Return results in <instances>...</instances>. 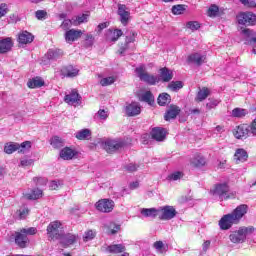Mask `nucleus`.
Masks as SVG:
<instances>
[{
    "mask_svg": "<svg viewBox=\"0 0 256 256\" xmlns=\"http://www.w3.org/2000/svg\"><path fill=\"white\" fill-rule=\"evenodd\" d=\"M249 211V206L246 204H241L237 206L231 213H228L224 215L219 220V227L222 231H227L233 227V225H239L241 223V219L244 218L245 215H247V212Z\"/></svg>",
    "mask_w": 256,
    "mask_h": 256,
    "instance_id": "f257e3e1",
    "label": "nucleus"
},
{
    "mask_svg": "<svg viewBox=\"0 0 256 256\" xmlns=\"http://www.w3.org/2000/svg\"><path fill=\"white\" fill-rule=\"evenodd\" d=\"M255 231V227L253 226H242L238 230L233 231L229 235V239L231 243H245V240L247 239V235L253 234Z\"/></svg>",
    "mask_w": 256,
    "mask_h": 256,
    "instance_id": "f03ea898",
    "label": "nucleus"
},
{
    "mask_svg": "<svg viewBox=\"0 0 256 256\" xmlns=\"http://www.w3.org/2000/svg\"><path fill=\"white\" fill-rule=\"evenodd\" d=\"M212 193L214 197H219L221 201L235 197V194L229 193V186L227 184H217Z\"/></svg>",
    "mask_w": 256,
    "mask_h": 256,
    "instance_id": "7ed1b4c3",
    "label": "nucleus"
},
{
    "mask_svg": "<svg viewBox=\"0 0 256 256\" xmlns=\"http://www.w3.org/2000/svg\"><path fill=\"white\" fill-rule=\"evenodd\" d=\"M158 217L161 221H171V219H175L177 217V210L173 206H163L158 208Z\"/></svg>",
    "mask_w": 256,
    "mask_h": 256,
    "instance_id": "20e7f679",
    "label": "nucleus"
},
{
    "mask_svg": "<svg viewBox=\"0 0 256 256\" xmlns=\"http://www.w3.org/2000/svg\"><path fill=\"white\" fill-rule=\"evenodd\" d=\"M232 133L235 139H240L241 141L248 139V137H252L251 128L249 127V124H240L236 126L233 129Z\"/></svg>",
    "mask_w": 256,
    "mask_h": 256,
    "instance_id": "39448f33",
    "label": "nucleus"
},
{
    "mask_svg": "<svg viewBox=\"0 0 256 256\" xmlns=\"http://www.w3.org/2000/svg\"><path fill=\"white\" fill-rule=\"evenodd\" d=\"M61 227L62 224L59 221L51 222L47 227L48 238L52 241L61 239V236L63 235L60 231Z\"/></svg>",
    "mask_w": 256,
    "mask_h": 256,
    "instance_id": "423d86ee",
    "label": "nucleus"
},
{
    "mask_svg": "<svg viewBox=\"0 0 256 256\" xmlns=\"http://www.w3.org/2000/svg\"><path fill=\"white\" fill-rule=\"evenodd\" d=\"M137 76L139 77L140 81H144L145 83H148L149 85H155L156 83H159L160 79L157 76H153L145 71V67L140 66L136 68Z\"/></svg>",
    "mask_w": 256,
    "mask_h": 256,
    "instance_id": "0eeeda50",
    "label": "nucleus"
},
{
    "mask_svg": "<svg viewBox=\"0 0 256 256\" xmlns=\"http://www.w3.org/2000/svg\"><path fill=\"white\" fill-rule=\"evenodd\" d=\"M95 208L97 211H100V213H111L113 209H115V201L111 199H100L95 204Z\"/></svg>",
    "mask_w": 256,
    "mask_h": 256,
    "instance_id": "6e6552de",
    "label": "nucleus"
},
{
    "mask_svg": "<svg viewBox=\"0 0 256 256\" xmlns=\"http://www.w3.org/2000/svg\"><path fill=\"white\" fill-rule=\"evenodd\" d=\"M239 25H255L256 15L251 12H241L237 15Z\"/></svg>",
    "mask_w": 256,
    "mask_h": 256,
    "instance_id": "1a4fd4ad",
    "label": "nucleus"
},
{
    "mask_svg": "<svg viewBox=\"0 0 256 256\" xmlns=\"http://www.w3.org/2000/svg\"><path fill=\"white\" fill-rule=\"evenodd\" d=\"M242 36L245 39L246 45H252L253 53L256 55V37L255 32L249 28H245L241 31Z\"/></svg>",
    "mask_w": 256,
    "mask_h": 256,
    "instance_id": "9d476101",
    "label": "nucleus"
},
{
    "mask_svg": "<svg viewBox=\"0 0 256 256\" xmlns=\"http://www.w3.org/2000/svg\"><path fill=\"white\" fill-rule=\"evenodd\" d=\"M123 147H125L123 140H106L104 143V149L107 153H115V151H119Z\"/></svg>",
    "mask_w": 256,
    "mask_h": 256,
    "instance_id": "9b49d317",
    "label": "nucleus"
},
{
    "mask_svg": "<svg viewBox=\"0 0 256 256\" xmlns=\"http://www.w3.org/2000/svg\"><path fill=\"white\" fill-rule=\"evenodd\" d=\"M64 101L65 103H68V105H81V95H79L77 89H73L65 96Z\"/></svg>",
    "mask_w": 256,
    "mask_h": 256,
    "instance_id": "f8f14e48",
    "label": "nucleus"
},
{
    "mask_svg": "<svg viewBox=\"0 0 256 256\" xmlns=\"http://www.w3.org/2000/svg\"><path fill=\"white\" fill-rule=\"evenodd\" d=\"M58 240H60V245H62V247L67 248L77 241V235L71 233L62 234Z\"/></svg>",
    "mask_w": 256,
    "mask_h": 256,
    "instance_id": "ddd939ff",
    "label": "nucleus"
},
{
    "mask_svg": "<svg viewBox=\"0 0 256 256\" xmlns=\"http://www.w3.org/2000/svg\"><path fill=\"white\" fill-rule=\"evenodd\" d=\"M125 111L128 117H137V115H141V105L137 102H132L126 105Z\"/></svg>",
    "mask_w": 256,
    "mask_h": 256,
    "instance_id": "4468645a",
    "label": "nucleus"
},
{
    "mask_svg": "<svg viewBox=\"0 0 256 256\" xmlns=\"http://www.w3.org/2000/svg\"><path fill=\"white\" fill-rule=\"evenodd\" d=\"M23 197L28 201H37V199H41V197H43V190L34 188L28 192H24Z\"/></svg>",
    "mask_w": 256,
    "mask_h": 256,
    "instance_id": "2eb2a0df",
    "label": "nucleus"
},
{
    "mask_svg": "<svg viewBox=\"0 0 256 256\" xmlns=\"http://www.w3.org/2000/svg\"><path fill=\"white\" fill-rule=\"evenodd\" d=\"M15 243L21 249H25V247L29 245V238L27 235H25V233H23L22 230H20L19 232L15 233Z\"/></svg>",
    "mask_w": 256,
    "mask_h": 256,
    "instance_id": "dca6fc26",
    "label": "nucleus"
},
{
    "mask_svg": "<svg viewBox=\"0 0 256 256\" xmlns=\"http://www.w3.org/2000/svg\"><path fill=\"white\" fill-rule=\"evenodd\" d=\"M82 35H83V31L70 29L65 32V41L66 43H73L77 41V39H80Z\"/></svg>",
    "mask_w": 256,
    "mask_h": 256,
    "instance_id": "f3484780",
    "label": "nucleus"
},
{
    "mask_svg": "<svg viewBox=\"0 0 256 256\" xmlns=\"http://www.w3.org/2000/svg\"><path fill=\"white\" fill-rule=\"evenodd\" d=\"M249 159V154L247 153V150L243 148L236 149L234 153V161L237 165L239 163H245Z\"/></svg>",
    "mask_w": 256,
    "mask_h": 256,
    "instance_id": "a211bd4d",
    "label": "nucleus"
},
{
    "mask_svg": "<svg viewBox=\"0 0 256 256\" xmlns=\"http://www.w3.org/2000/svg\"><path fill=\"white\" fill-rule=\"evenodd\" d=\"M207 59V56L199 52L192 53L188 56V63H193L194 65H203Z\"/></svg>",
    "mask_w": 256,
    "mask_h": 256,
    "instance_id": "6ab92c4d",
    "label": "nucleus"
},
{
    "mask_svg": "<svg viewBox=\"0 0 256 256\" xmlns=\"http://www.w3.org/2000/svg\"><path fill=\"white\" fill-rule=\"evenodd\" d=\"M118 15L120 16V21L122 25H127L129 23V17L131 13H129V10H127V6L123 4L118 5Z\"/></svg>",
    "mask_w": 256,
    "mask_h": 256,
    "instance_id": "aec40b11",
    "label": "nucleus"
},
{
    "mask_svg": "<svg viewBox=\"0 0 256 256\" xmlns=\"http://www.w3.org/2000/svg\"><path fill=\"white\" fill-rule=\"evenodd\" d=\"M179 113H181V108H179V106L170 105L164 115V119H165V121H171V119H176L177 115H179Z\"/></svg>",
    "mask_w": 256,
    "mask_h": 256,
    "instance_id": "412c9836",
    "label": "nucleus"
},
{
    "mask_svg": "<svg viewBox=\"0 0 256 256\" xmlns=\"http://www.w3.org/2000/svg\"><path fill=\"white\" fill-rule=\"evenodd\" d=\"M123 36V31L121 29H115V30H107L106 33V39L107 41H110L111 43H115V41H119V37Z\"/></svg>",
    "mask_w": 256,
    "mask_h": 256,
    "instance_id": "4be33fe9",
    "label": "nucleus"
},
{
    "mask_svg": "<svg viewBox=\"0 0 256 256\" xmlns=\"http://www.w3.org/2000/svg\"><path fill=\"white\" fill-rule=\"evenodd\" d=\"M137 36V33L133 31H127L126 32V44L120 48L119 53L120 55H123L127 49H129V43L135 42V37Z\"/></svg>",
    "mask_w": 256,
    "mask_h": 256,
    "instance_id": "5701e85b",
    "label": "nucleus"
},
{
    "mask_svg": "<svg viewBox=\"0 0 256 256\" xmlns=\"http://www.w3.org/2000/svg\"><path fill=\"white\" fill-rule=\"evenodd\" d=\"M63 77H68L73 79V77H77L79 75V69L74 66H66L61 70Z\"/></svg>",
    "mask_w": 256,
    "mask_h": 256,
    "instance_id": "b1692460",
    "label": "nucleus"
},
{
    "mask_svg": "<svg viewBox=\"0 0 256 256\" xmlns=\"http://www.w3.org/2000/svg\"><path fill=\"white\" fill-rule=\"evenodd\" d=\"M76 155H77V152H75V150L69 147H65L60 151V157L64 161H71V159H73V157H75Z\"/></svg>",
    "mask_w": 256,
    "mask_h": 256,
    "instance_id": "393cba45",
    "label": "nucleus"
},
{
    "mask_svg": "<svg viewBox=\"0 0 256 256\" xmlns=\"http://www.w3.org/2000/svg\"><path fill=\"white\" fill-rule=\"evenodd\" d=\"M158 78L160 79V81H163L164 83H169V81L173 79V71L169 68H161L160 76Z\"/></svg>",
    "mask_w": 256,
    "mask_h": 256,
    "instance_id": "a878e982",
    "label": "nucleus"
},
{
    "mask_svg": "<svg viewBox=\"0 0 256 256\" xmlns=\"http://www.w3.org/2000/svg\"><path fill=\"white\" fill-rule=\"evenodd\" d=\"M11 47H13V41H11V38L0 40V54L11 51Z\"/></svg>",
    "mask_w": 256,
    "mask_h": 256,
    "instance_id": "bb28decb",
    "label": "nucleus"
},
{
    "mask_svg": "<svg viewBox=\"0 0 256 256\" xmlns=\"http://www.w3.org/2000/svg\"><path fill=\"white\" fill-rule=\"evenodd\" d=\"M207 163L205 160V157L197 154L190 160V165L192 167H204V165Z\"/></svg>",
    "mask_w": 256,
    "mask_h": 256,
    "instance_id": "cd10ccee",
    "label": "nucleus"
},
{
    "mask_svg": "<svg viewBox=\"0 0 256 256\" xmlns=\"http://www.w3.org/2000/svg\"><path fill=\"white\" fill-rule=\"evenodd\" d=\"M165 135L166 132L163 128H154L151 132V136L155 141H165Z\"/></svg>",
    "mask_w": 256,
    "mask_h": 256,
    "instance_id": "c85d7f7f",
    "label": "nucleus"
},
{
    "mask_svg": "<svg viewBox=\"0 0 256 256\" xmlns=\"http://www.w3.org/2000/svg\"><path fill=\"white\" fill-rule=\"evenodd\" d=\"M209 95H211V90H209V88H207V87H203L202 89H200L198 91L195 100L198 101L199 103H201L202 101H205V99H207V97H209Z\"/></svg>",
    "mask_w": 256,
    "mask_h": 256,
    "instance_id": "c756f323",
    "label": "nucleus"
},
{
    "mask_svg": "<svg viewBox=\"0 0 256 256\" xmlns=\"http://www.w3.org/2000/svg\"><path fill=\"white\" fill-rule=\"evenodd\" d=\"M19 43L22 45H27V43H33V35L29 32H23L18 36Z\"/></svg>",
    "mask_w": 256,
    "mask_h": 256,
    "instance_id": "7c9ffc66",
    "label": "nucleus"
},
{
    "mask_svg": "<svg viewBox=\"0 0 256 256\" xmlns=\"http://www.w3.org/2000/svg\"><path fill=\"white\" fill-rule=\"evenodd\" d=\"M141 215L144 217H152L155 219V217H159V209L157 208H144L141 210Z\"/></svg>",
    "mask_w": 256,
    "mask_h": 256,
    "instance_id": "2f4dec72",
    "label": "nucleus"
},
{
    "mask_svg": "<svg viewBox=\"0 0 256 256\" xmlns=\"http://www.w3.org/2000/svg\"><path fill=\"white\" fill-rule=\"evenodd\" d=\"M19 149V143L8 142L4 145V153L7 155H13L15 151Z\"/></svg>",
    "mask_w": 256,
    "mask_h": 256,
    "instance_id": "473e14b6",
    "label": "nucleus"
},
{
    "mask_svg": "<svg viewBox=\"0 0 256 256\" xmlns=\"http://www.w3.org/2000/svg\"><path fill=\"white\" fill-rule=\"evenodd\" d=\"M29 89H37L39 87H43L45 85V81H43L41 78L36 77L28 81L27 83Z\"/></svg>",
    "mask_w": 256,
    "mask_h": 256,
    "instance_id": "72a5a7b5",
    "label": "nucleus"
},
{
    "mask_svg": "<svg viewBox=\"0 0 256 256\" xmlns=\"http://www.w3.org/2000/svg\"><path fill=\"white\" fill-rule=\"evenodd\" d=\"M231 115L236 119H243V117L249 115V110L243 108H234L231 112Z\"/></svg>",
    "mask_w": 256,
    "mask_h": 256,
    "instance_id": "f704fd0d",
    "label": "nucleus"
},
{
    "mask_svg": "<svg viewBox=\"0 0 256 256\" xmlns=\"http://www.w3.org/2000/svg\"><path fill=\"white\" fill-rule=\"evenodd\" d=\"M106 251L114 254L123 253L125 252V246L123 244H112L106 248Z\"/></svg>",
    "mask_w": 256,
    "mask_h": 256,
    "instance_id": "c9c22d12",
    "label": "nucleus"
},
{
    "mask_svg": "<svg viewBox=\"0 0 256 256\" xmlns=\"http://www.w3.org/2000/svg\"><path fill=\"white\" fill-rule=\"evenodd\" d=\"M169 103H171V95L162 93L158 96V105H160V107H165V105H169Z\"/></svg>",
    "mask_w": 256,
    "mask_h": 256,
    "instance_id": "e433bc0d",
    "label": "nucleus"
},
{
    "mask_svg": "<svg viewBox=\"0 0 256 256\" xmlns=\"http://www.w3.org/2000/svg\"><path fill=\"white\" fill-rule=\"evenodd\" d=\"M75 137H76V139H79V141L89 139V137H91V130L82 129V130L76 132Z\"/></svg>",
    "mask_w": 256,
    "mask_h": 256,
    "instance_id": "4c0bfd02",
    "label": "nucleus"
},
{
    "mask_svg": "<svg viewBox=\"0 0 256 256\" xmlns=\"http://www.w3.org/2000/svg\"><path fill=\"white\" fill-rule=\"evenodd\" d=\"M50 145H52L54 149H60V147L65 145V141H63L59 136H54L50 140Z\"/></svg>",
    "mask_w": 256,
    "mask_h": 256,
    "instance_id": "58836bf2",
    "label": "nucleus"
},
{
    "mask_svg": "<svg viewBox=\"0 0 256 256\" xmlns=\"http://www.w3.org/2000/svg\"><path fill=\"white\" fill-rule=\"evenodd\" d=\"M187 11V6L183 4L174 5L172 7L173 15H183Z\"/></svg>",
    "mask_w": 256,
    "mask_h": 256,
    "instance_id": "ea45409f",
    "label": "nucleus"
},
{
    "mask_svg": "<svg viewBox=\"0 0 256 256\" xmlns=\"http://www.w3.org/2000/svg\"><path fill=\"white\" fill-rule=\"evenodd\" d=\"M31 149V142L30 141H25L21 144H18V153H27Z\"/></svg>",
    "mask_w": 256,
    "mask_h": 256,
    "instance_id": "a19ab883",
    "label": "nucleus"
},
{
    "mask_svg": "<svg viewBox=\"0 0 256 256\" xmlns=\"http://www.w3.org/2000/svg\"><path fill=\"white\" fill-rule=\"evenodd\" d=\"M168 89H170L171 91H179V89H183V82L172 81L168 84Z\"/></svg>",
    "mask_w": 256,
    "mask_h": 256,
    "instance_id": "79ce46f5",
    "label": "nucleus"
},
{
    "mask_svg": "<svg viewBox=\"0 0 256 256\" xmlns=\"http://www.w3.org/2000/svg\"><path fill=\"white\" fill-rule=\"evenodd\" d=\"M140 100H142L145 103H148L149 105H151V103H153V101H155V97H153V94L151 93V91H147L146 93H144L141 96Z\"/></svg>",
    "mask_w": 256,
    "mask_h": 256,
    "instance_id": "37998d69",
    "label": "nucleus"
},
{
    "mask_svg": "<svg viewBox=\"0 0 256 256\" xmlns=\"http://www.w3.org/2000/svg\"><path fill=\"white\" fill-rule=\"evenodd\" d=\"M61 55H62L61 50H49L46 54V57L49 60H53V59H59Z\"/></svg>",
    "mask_w": 256,
    "mask_h": 256,
    "instance_id": "c03bdc74",
    "label": "nucleus"
},
{
    "mask_svg": "<svg viewBox=\"0 0 256 256\" xmlns=\"http://www.w3.org/2000/svg\"><path fill=\"white\" fill-rule=\"evenodd\" d=\"M113 83H115V77L113 76H109V77H106V78H102L100 80V85L102 87H107L109 85H113Z\"/></svg>",
    "mask_w": 256,
    "mask_h": 256,
    "instance_id": "a18cd8bd",
    "label": "nucleus"
},
{
    "mask_svg": "<svg viewBox=\"0 0 256 256\" xmlns=\"http://www.w3.org/2000/svg\"><path fill=\"white\" fill-rule=\"evenodd\" d=\"M182 177H183V172L176 171L168 175L167 179L169 181H179V179H182Z\"/></svg>",
    "mask_w": 256,
    "mask_h": 256,
    "instance_id": "49530a36",
    "label": "nucleus"
},
{
    "mask_svg": "<svg viewBox=\"0 0 256 256\" xmlns=\"http://www.w3.org/2000/svg\"><path fill=\"white\" fill-rule=\"evenodd\" d=\"M93 43H95V37L92 34H86L84 47L86 48L93 47Z\"/></svg>",
    "mask_w": 256,
    "mask_h": 256,
    "instance_id": "de8ad7c7",
    "label": "nucleus"
},
{
    "mask_svg": "<svg viewBox=\"0 0 256 256\" xmlns=\"http://www.w3.org/2000/svg\"><path fill=\"white\" fill-rule=\"evenodd\" d=\"M187 29H190V31H197L201 28V24L197 21H189L186 23Z\"/></svg>",
    "mask_w": 256,
    "mask_h": 256,
    "instance_id": "09e8293b",
    "label": "nucleus"
},
{
    "mask_svg": "<svg viewBox=\"0 0 256 256\" xmlns=\"http://www.w3.org/2000/svg\"><path fill=\"white\" fill-rule=\"evenodd\" d=\"M119 229H121V226L115 223H110V225L108 226V233H110V235H115V233H117Z\"/></svg>",
    "mask_w": 256,
    "mask_h": 256,
    "instance_id": "8fccbe9b",
    "label": "nucleus"
},
{
    "mask_svg": "<svg viewBox=\"0 0 256 256\" xmlns=\"http://www.w3.org/2000/svg\"><path fill=\"white\" fill-rule=\"evenodd\" d=\"M217 13H219V7L217 5H211L208 9V16L216 17Z\"/></svg>",
    "mask_w": 256,
    "mask_h": 256,
    "instance_id": "3c124183",
    "label": "nucleus"
},
{
    "mask_svg": "<svg viewBox=\"0 0 256 256\" xmlns=\"http://www.w3.org/2000/svg\"><path fill=\"white\" fill-rule=\"evenodd\" d=\"M22 233H24V235H36L37 234V228L35 227H30V228H22L21 229Z\"/></svg>",
    "mask_w": 256,
    "mask_h": 256,
    "instance_id": "603ef678",
    "label": "nucleus"
},
{
    "mask_svg": "<svg viewBox=\"0 0 256 256\" xmlns=\"http://www.w3.org/2000/svg\"><path fill=\"white\" fill-rule=\"evenodd\" d=\"M96 117L98 119H101L102 121H105L108 117H109V112L103 110V109H100L97 114H96Z\"/></svg>",
    "mask_w": 256,
    "mask_h": 256,
    "instance_id": "864d4df0",
    "label": "nucleus"
},
{
    "mask_svg": "<svg viewBox=\"0 0 256 256\" xmlns=\"http://www.w3.org/2000/svg\"><path fill=\"white\" fill-rule=\"evenodd\" d=\"M219 105V100L210 99L209 102L206 104V108L208 111H211V109H215Z\"/></svg>",
    "mask_w": 256,
    "mask_h": 256,
    "instance_id": "5fc2aeb1",
    "label": "nucleus"
},
{
    "mask_svg": "<svg viewBox=\"0 0 256 256\" xmlns=\"http://www.w3.org/2000/svg\"><path fill=\"white\" fill-rule=\"evenodd\" d=\"M35 15L39 21H43V19H47V11L45 10H38L36 11Z\"/></svg>",
    "mask_w": 256,
    "mask_h": 256,
    "instance_id": "6e6d98bb",
    "label": "nucleus"
},
{
    "mask_svg": "<svg viewBox=\"0 0 256 256\" xmlns=\"http://www.w3.org/2000/svg\"><path fill=\"white\" fill-rule=\"evenodd\" d=\"M9 12V8H7V4L2 3L0 4V19L1 17H5Z\"/></svg>",
    "mask_w": 256,
    "mask_h": 256,
    "instance_id": "4d7b16f0",
    "label": "nucleus"
},
{
    "mask_svg": "<svg viewBox=\"0 0 256 256\" xmlns=\"http://www.w3.org/2000/svg\"><path fill=\"white\" fill-rule=\"evenodd\" d=\"M248 127H250L251 136L256 137V118L248 124Z\"/></svg>",
    "mask_w": 256,
    "mask_h": 256,
    "instance_id": "13d9d810",
    "label": "nucleus"
},
{
    "mask_svg": "<svg viewBox=\"0 0 256 256\" xmlns=\"http://www.w3.org/2000/svg\"><path fill=\"white\" fill-rule=\"evenodd\" d=\"M126 171H129V173H133L139 169V165L130 163L127 166H125Z\"/></svg>",
    "mask_w": 256,
    "mask_h": 256,
    "instance_id": "bf43d9fd",
    "label": "nucleus"
},
{
    "mask_svg": "<svg viewBox=\"0 0 256 256\" xmlns=\"http://www.w3.org/2000/svg\"><path fill=\"white\" fill-rule=\"evenodd\" d=\"M91 239H95V232L93 230H89L84 235V241H91Z\"/></svg>",
    "mask_w": 256,
    "mask_h": 256,
    "instance_id": "052dcab7",
    "label": "nucleus"
},
{
    "mask_svg": "<svg viewBox=\"0 0 256 256\" xmlns=\"http://www.w3.org/2000/svg\"><path fill=\"white\" fill-rule=\"evenodd\" d=\"M71 25H73V22L70 19H66L62 22L61 29H63L64 31H67V29H69Z\"/></svg>",
    "mask_w": 256,
    "mask_h": 256,
    "instance_id": "680f3d73",
    "label": "nucleus"
},
{
    "mask_svg": "<svg viewBox=\"0 0 256 256\" xmlns=\"http://www.w3.org/2000/svg\"><path fill=\"white\" fill-rule=\"evenodd\" d=\"M31 165H33V159H22L20 161L21 167H31Z\"/></svg>",
    "mask_w": 256,
    "mask_h": 256,
    "instance_id": "e2e57ef3",
    "label": "nucleus"
},
{
    "mask_svg": "<svg viewBox=\"0 0 256 256\" xmlns=\"http://www.w3.org/2000/svg\"><path fill=\"white\" fill-rule=\"evenodd\" d=\"M88 17H89V15H87V14H83L81 16H78L76 18V21H77L78 25H81V23H87Z\"/></svg>",
    "mask_w": 256,
    "mask_h": 256,
    "instance_id": "0e129e2a",
    "label": "nucleus"
},
{
    "mask_svg": "<svg viewBox=\"0 0 256 256\" xmlns=\"http://www.w3.org/2000/svg\"><path fill=\"white\" fill-rule=\"evenodd\" d=\"M29 215V209L28 208H22L19 210V217L20 219H25Z\"/></svg>",
    "mask_w": 256,
    "mask_h": 256,
    "instance_id": "69168bd1",
    "label": "nucleus"
},
{
    "mask_svg": "<svg viewBox=\"0 0 256 256\" xmlns=\"http://www.w3.org/2000/svg\"><path fill=\"white\" fill-rule=\"evenodd\" d=\"M153 247L156 249V251H162L163 247H165V244H163V241H156L153 244Z\"/></svg>",
    "mask_w": 256,
    "mask_h": 256,
    "instance_id": "338daca9",
    "label": "nucleus"
},
{
    "mask_svg": "<svg viewBox=\"0 0 256 256\" xmlns=\"http://www.w3.org/2000/svg\"><path fill=\"white\" fill-rule=\"evenodd\" d=\"M49 187L51 191H56V189H59V184L57 181H51Z\"/></svg>",
    "mask_w": 256,
    "mask_h": 256,
    "instance_id": "774afa93",
    "label": "nucleus"
}]
</instances>
